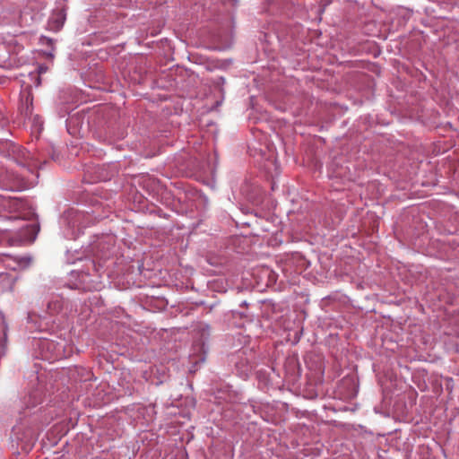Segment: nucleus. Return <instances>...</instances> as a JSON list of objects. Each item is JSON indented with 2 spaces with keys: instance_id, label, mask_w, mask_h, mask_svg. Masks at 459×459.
I'll use <instances>...</instances> for the list:
<instances>
[{
  "instance_id": "obj_1",
  "label": "nucleus",
  "mask_w": 459,
  "mask_h": 459,
  "mask_svg": "<svg viewBox=\"0 0 459 459\" xmlns=\"http://www.w3.org/2000/svg\"><path fill=\"white\" fill-rule=\"evenodd\" d=\"M5 145L8 148V157L31 174H34L35 170L40 169L46 162L44 156L40 153L32 154L13 143H6Z\"/></svg>"
},
{
  "instance_id": "obj_2",
  "label": "nucleus",
  "mask_w": 459,
  "mask_h": 459,
  "mask_svg": "<svg viewBox=\"0 0 459 459\" xmlns=\"http://www.w3.org/2000/svg\"><path fill=\"white\" fill-rule=\"evenodd\" d=\"M85 215L75 209H69L65 212L60 219V225L65 238L69 239L76 238L85 228L83 223Z\"/></svg>"
},
{
  "instance_id": "obj_3",
  "label": "nucleus",
  "mask_w": 459,
  "mask_h": 459,
  "mask_svg": "<svg viewBox=\"0 0 459 459\" xmlns=\"http://www.w3.org/2000/svg\"><path fill=\"white\" fill-rule=\"evenodd\" d=\"M95 264L92 260L87 261V271H73L72 276L78 277V282L74 283L73 288L82 289L83 290H96L100 288V282L98 281V277L95 274L90 273V268H94Z\"/></svg>"
},
{
  "instance_id": "obj_4",
  "label": "nucleus",
  "mask_w": 459,
  "mask_h": 459,
  "mask_svg": "<svg viewBox=\"0 0 459 459\" xmlns=\"http://www.w3.org/2000/svg\"><path fill=\"white\" fill-rule=\"evenodd\" d=\"M20 112L25 117L32 116L33 96L30 91H24L21 93Z\"/></svg>"
},
{
  "instance_id": "obj_5",
  "label": "nucleus",
  "mask_w": 459,
  "mask_h": 459,
  "mask_svg": "<svg viewBox=\"0 0 459 459\" xmlns=\"http://www.w3.org/2000/svg\"><path fill=\"white\" fill-rule=\"evenodd\" d=\"M65 21V13L63 9L55 12L48 20V27L49 30L57 31L59 30Z\"/></svg>"
},
{
  "instance_id": "obj_6",
  "label": "nucleus",
  "mask_w": 459,
  "mask_h": 459,
  "mask_svg": "<svg viewBox=\"0 0 459 459\" xmlns=\"http://www.w3.org/2000/svg\"><path fill=\"white\" fill-rule=\"evenodd\" d=\"M65 305V301L61 296L54 295L48 302V311L51 315L58 314L63 310Z\"/></svg>"
},
{
  "instance_id": "obj_7",
  "label": "nucleus",
  "mask_w": 459,
  "mask_h": 459,
  "mask_svg": "<svg viewBox=\"0 0 459 459\" xmlns=\"http://www.w3.org/2000/svg\"><path fill=\"white\" fill-rule=\"evenodd\" d=\"M25 119H28L31 126V130L33 134H40L43 130V120L42 118L38 116H29L25 117Z\"/></svg>"
},
{
  "instance_id": "obj_8",
  "label": "nucleus",
  "mask_w": 459,
  "mask_h": 459,
  "mask_svg": "<svg viewBox=\"0 0 459 459\" xmlns=\"http://www.w3.org/2000/svg\"><path fill=\"white\" fill-rule=\"evenodd\" d=\"M39 40L42 45H46L53 49V40L50 38L42 36Z\"/></svg>"
},
{
  "instance_id": "obj_9",
  "label": "nucleus",
  "mask_w": 459,
  "mask_h": 459,
  "mask_svg": "<svg viewBox=\"0 0 459 459\" xmlns=\"http://www.w3.org/2000/svg\"><path fill=\"white\" fill-rule=\"evenodd\" d=\"M7 118L4 117L2 111H0V127H4L7 125Z\"/></svg>"
},
{
  "instance_id": "obj_10",
  "label": "nucleus",
  "mask_w": 459,
  "mask_h": 459,
  "mask_svg": "<svg viewBox=\"0 0 459 459\" xmlns=\"http://www.w3.org/2000/svg\"><path fill=\"white\" fill-rule=\"evenodd\" d=\"M0 329L1 331L3 332L4 333V336L5 337L6 335V325H4V322L3 320L0 321Z\"/></svg>"
},
{
  "instance_id": "obj_11",
  "label": "nucleus",
  "mask_w": 459,
  "mask_h": 459,
  "mask_svg": "<svg viewBox=\"0 0 459 459\" xmlns=\"http://www.w3.org/2000/svg\"><path fill=\"white\" fill-rule=\"evenodd\" d=\"M43 346H46L48 349H50L55 346V343L53 342L45 341L42 342Z\"/></svg>"
}]
</instances>
